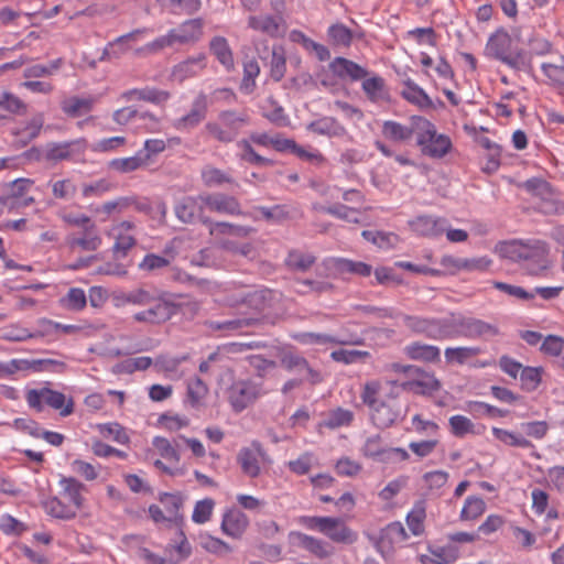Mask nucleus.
Instances as JSON below:
<instances>
[{"label": "nucleus", "mask_w": 564, "mask_h": 564, "mask_svg": "<svg viewBox=\"0 0 564 564\" xmlns=\"http://www.w3.org/2000/svg\"><path fill=\"white\" fill-rule=\"evenodd\" d=\"M58 496L48 497L42 502L46 514L58 520L75 519L84 508L87 492L85 484L75 477L62 476L58 480Z\"/></svg>", "instance_id": "f257e3e1"}, {"label": "nucleus", "mask_w": 564, "mask_h": 564, "mask_svg": "<svg viewBox=\"0 0 564 564\" xmlns=\"http://www.w3.org/2000/svg\"><path fill=\"white\" fill-rule=\"evenodd\" d=\"M360 398L369 409L372 423L380 429L390 427L401 416L397 395L392 392L383 395L381 382L378 380L367 381L362 387Z\"/></svg>", "instance_id": "f03ea898"}, {"label": "nucleus", "mask_w": 564, "mask_h": 564, "mask_svg": "<svg viewBox=\"0 0 564 564\" xmlns=\"http://www.w3.org/2000/svg\"><path fill=\"white\" fill-rule=\"evenodd\" d=\"M203 28L204 21L200 18L186 20L178 26L171 29L165 35L149 42L138 52L155 54L167 47L194 44L202 39Z\"/></svg>", "instance_id": "7ed1b4c3"}, {"label": "nucleus", "mask_w": 564, "mask_h": 564, "mask_svg": "<svg viewBox=\"0 0 564 564\" xmlns=\"http://www.w3.org/2000/svg\"><path fill=\"white\" fill-rule=\"evenodd\" d=\"M249 123L247 111L229 109L220 111L215 120L208 121L204 130L213 140L227 144L234 142Z\"/></svg>", "instance_id": "20e7f679"}, {"label": "nucleus", "mask_w": 564, "mask_h": 564, "mask_svg": "<svg viewBox=\"0 0 564 564\" xmlns=\"http://www.w3.org/2000/svg\"><path fill=\"white\" fill-rule=\"evenodd\" d=\"M511 45L512 36L503 28H500L489 36L485 53L512 69H524L530 64L527 52L524 50L511 52Z\"/></svg>", "instance_id": "39448f33"}, {"label": "nucleus", "mask_w": 564, "mask_h": 564, "mask_svg": "<svg viewBox=\"0 0 564 564\" xmlns=\"http://www.w3.org/2000/svg\"><path fill=\"white\" fill-rule=\"evenodd\" d=\"M297 523L307 530L317 531L330 541L340 544H354L358 533L349 528L341 518L301 516Z\"/></svg>", "instance_id": "423d86ee"}, {"label": "nucleus", "mask_w": 564, "mask_h": 564, "mask_svg": "<svg viewBox=\"0 0 564 564\" xmlns=\"http://www.w3.org/2000/svg\"><path fill=\"white\" fill-rule=\"evenodd\" d=\"M416 144L423 155L432 159H442L452 150V141L448 135L438 133L434 123L429 119H417L415 127Z\"/></svg>", "instance_id": "0eeeda50"}, {"label": "nucleus", "mask_w": 564, "mask_h": 564, "mask_svg": "<svg viewBox=\"0 0 564 564\" xmlns=\"http://www.w3.org/2000/svg\"><path fill=\"white\" fill-rule=\"evenodd\" d=\"M391 369L397 373L404 375L406 378L401 383L404 390L416 394L430 395L440 389L438 380L416 366L393 364Z\"/></svg>", "instance_id": "6e6552de"}, {"label": "nucleus", "mask_w": 564, "mask_h": 564, "mask_svg": "<svg viewBox=\"0 0 564 564\" xmlns=\"http://www.w3.org/2000/svg\"><path fill=\"white\" fill-rule=\"evenodd\" d=\"M25 399L29 406L39 412L44 409V405L59 410L62 416H68L74 411V402L72 399L66 401L64 393L48 388L29 390Z\"/></svg>", "instance_id": "1a4fd4ad"}, {"label": "nucleus", "mask_w": 564, "mask_h": 564, "mask_svg": "<svg viewBox=\"0 0 564 564\" xmlns=\"http://www.w3.org/2000/svg\"><path fill=\"white\" fill-rule=\"evenodd\" d=\"M206 205L202 202V194L198 196H184L174 205L176 218L185 225L209 223L205 215Z\"/></svg>", "instance_id": "9d476101"}, {"label": "nucleus", "mask_w": 564, "mask_h": 564, "mask_svg": "<svg viewBox=\"0 0 564 564\" xmlns=\"http://www.w3.org/2000/svg\"><path fill=\"white\" fill-rule=\"evenodd\" d=\"M262 389L258 383L240 380L229 388L228 400L235 412H241L251 405L261 394Z\"/></svg>", "instance_id": "9b49d317"}, {"label": "nucleus", "mask_w": 564, "mask_h": 564, "mask_svg": "<svg viewBox=\"0 0 564 564\" xmlns=\"http://www.w3.org/2000/svg\"><path fill=\"white\" fill-rule=\"evenodd\" d=\"M86 141L76 139L64 142H50L44 145V161L50 163H58L69 161L85 152Z\"/></svg>", "instance_id": "f8f14e48"}, {"label": "nucleus", "mask_w": 564, "mask_h": 564, "mask_svg": "<svg viewBox=\"0 0 564 564\" xmlns=\"http://www.w3.org/2000/svg\"><path fill=\"white\" fill-rule=\"evenodd\" d=\"M207 111V96L200 93L193 100L189 111L173 120L172 127L181 132H191L206 119Z\"/></svg>", "instance_id": "ddd939ff"}, {"label": "nucleus", "mask_w": 564, "mask_h": 564, "mask_svg": "<svg viewBox=\"0 0 564 564\" xmlns=\"http://www.w3.org/2000/svg\"><path fill=\"white\" fill-rule=\"evenodd\" d=\"M64 362L54 359H40L33 361L25 359H12L8 364L0 362V377L12 375L21 370L62 372L64 371Z\"/></svg>", "instance_id": "4468645a"}, {"label": "nucleus", "mask_w": 564, "mask_h": 564, "mask_svg": "<svg viewBox=\"0 0 564 564\" xmlns=\"http://www.w3.org/2000/svg\"><path fill=\"white\" fill-rule=\"evenodd\" d=\"M202 202L206 205V209L220 215L245 216L240 202L237 197L225 193H205L202 194Z\"/></svg>", "instance_id": "2eb2a0df"}, {"label": "nucleus", "mask_w": 564, "mask_h": 564, "mask_svg": "<svg viewBox=\"0 0 564 564\" xmlns=\"http://www.w3.org/2000/svg\"><path fill=\"white\" fill-rule=\"evenodd\" d=\"M550 247L543 240H534L533 250L523 261V269L532 276H546L552 265L549 258Z\"/></svg>", "instance_id": "dca6fc26"}, {"label": "nucleus", "mask_w": 564, "mask_h": 564, "mask_svg": "<svg viewBox=\"0 0 564 564\" xmlns=\"http://www.w3.org/2000/svg\"><path fill=\"white\" fill-rule=\"evenodd\" d=\"M31 186L32 182L30 180L19 178L13 181L9 185L8 194L0 196V205L8 210L30 206L34 198L25 194Z\"/></svg>", "instance_id": "f3484780"}, {"label": "nucleus", "mask_w": 564, "mask_h": 564, "mask_svg": "<svg viewBox=\"0 0 564 564\" xmlns=\"http://www.w3.org/2000/svg\"><path fill=\"white\" fill-rule=\"evenodd\" d=\"M248 28L267 34L272 39L283 37L286 33V23L281 15H250L248 18Z\"/></svg>", "instance_id": "a211bd4d"}, {"label": "nucleus", "mask_w": 564, "mask_h": 564, "mask_svg": "<svg viewBox=\"0 0 564 564\" xmlns=\"http://www.w3.org/2000/svg\"><path fill=\"white\" fill-rule=\"evenodd\" d=\"M148 306V310L134 314L133 318L137 322L159 324L170 319L176 313V305L164 301L159 295Z\"/></svg>", "instance_id": "6ab92c4d"}, {"label": "nucleus", "mask_w": 564, "mask_h": 564, "mask_svg": "<svg viewBox=\"0 0 564 564\" xmlns=\"http://www.w3.org/2000/svg\"><path fill=\"white\" fill-rule=\"evenodd\" d=\"M289 540L319 560L327 558L333 554V549L326 542L300 531L290 532Z\"/></svg>", "instance_id": "aec40b11"}, {"label": "nucleus", "mask_w": 564, "mask_h": 564, "mask_svg": "<svg viewBox=\"0 0 564 564\" xmlns=\"http://www.w3.org/2000/svg\"><path fill=\"white\" fill-rule=\"evenodd\" d=\"M206 68V55L199 53L174 65L171 70V79L183 83L188 78L198 76Z\"/></svg>", "instance_id": "412c9836"}, {"label": "nucleus", "mask_w": 564, "mask_h": 564, "mask_svg": "<svg viewBox=\"0 0 564 564\" xmlns=\"http://www.w3.org/2000/svg\"><path fill=\"white\" fill-rule=\"evenodd\" d=\"M120 97L124 101L142 100L156 106H163L170 100L171 93L155 87L145 86L143 88L126 90Z\"/></svg>", "instance_id": "4be33fe9"}, {"label": "nucleus", "mask_w": 564, "mask_h": 564, "mask_svg": "<svg viewBox=\"0 0 564 564\" xmlns=\"http://www.w3.org/2000/svg\"><path fill=\"white\" fill-rule=\"evenodd\" d=\"M409 225L415 234L434 238L443 235L447 221L444 218L423 215L410 220Z\"/></svg>", "instance_id": "5701e85b"}, {"label": "nucleus", "mask_w": 564, "mask_h": 564, "mask_svg": "<svg viewBox=\"0 0 564 564\" xmlns=\"http://www.w3.org/2000/svg\"><path fill=\"white\" fill-rule=\"evenodd\" d=\"M329 69L340 79L348 78L352 82L364 79L368 75L366 68L345 57H335L329 63Z\"/></svg>", "instance_id": "b1692460"}, {"label": "nucleus", "mask_w": 564, "mask_h": 564, "mask_svg": "<svg viewBox=\"0 0 564 564\" xmlns=\"http://www.w3.org/2000/svg\"><path fill=\"white\" fill-rule=\"evenodd\" d=\"M248 525V517L238 509H230L223 516L221 530L232 539H240Z\"/></svg>", "instance_id": "393cba45"}, {"label": "nucleus", "mask_w": 564, "mask_h": 564, "mask_svg": "<svg viewBox=\"0 0 564 564\" xmlns=\"http://www.w3.org/2000/svg\"><path fill=\"white\" fill-rule=\"evenodd\" d=\"M422 118L423 117H421V116H412L410 119V126H404L397 121L387 120L382 124V134L387 139L394 141V142L406 141V140L411 139V137L413 134L416 135L415 127L417 123V119H422Z\"/></svg>", "instance_id": "a878e982"}, {"label": "nucleus", "mask_w": 564, "mask_h": 564, "mask_svg": "<svg viewBox=\"0 0 564 564\" xmlns=\"http://www.w3.org/2000/svg\"><path fill=\"white\" fill-rule=\"evenodd\" d=\"M264 51L267 52V55H263L259 50L258 55L262 61H265L270 57L269 62L267 63L270 68V77L274 82H280L286 72L285 51L281 45H273L271 51L265 47Z\"/></svg>", "instance_id": "bb28decb"}, {"label": "nucleus", "mask_w": 564, "mask_h": 564, "mask_svg": "<svg viewBox=\"0 0 564 564\" xmlns=\"http://www.w3.org/2000/svg\"><path fill=\"white\" fill-rule=\"evenodd\" d=\"M306 129L312 133L328 138H341L347 134L346 128L337 119L328 116L311 121Z\"/></svg>", "instance_id": "cd10ccee"}, {"label": "nucleus", "mask_w": 564, "mask_h": 564, "mask_svg": "<svg viewBox=\"0 0 564 564\" xmlns=\"http://www.w3.org/2000/svg\"><path fill=\"white\" fill-rule=\"evenodd\" d=\"M534 240L527 242L520 240L506 241L499 245L498 252L501 257L514 262H523L533 250Z\"/></svg>", "instance_id": "c85d7f7f"}, {"label": "nucleus", "mask_w": 564, "mask_h": 564, "mask_svg": "<svg viewBox=\"0 0 564 564\" xmlns=\"http://www.w3.org/2000/svg\"><path fill=\"white\" fill-rule=\"evenodd\" d=\"M408 539V533L403 524L399 521L389 523L382 529L379 540V546L382 550H393L401 546Z\"/></svg>", "instance_id": "c756f323"}, {"label": "nucleus", "mask_w": 564, "mask_h": 564, "mask_svg": "<svg viewBox=\"0 0 564 564\" xmlns=\"http://www.w3.org/2000/svg\"><path fill=\"white\" fill-rule=\"evenodd\" d=\"M102 239L96 224L93 221L83 228L78 237L69 239L70 248H80L84 251H96L101 246Z\"/></svg>", "instance_id": "7c9ffc66"}, {"label": "nucleus", "mask_w": 564, "mask_h": 564, "mask_svg": "<svg viewBox=\"0 0 564 564\" xmlns=\"http://www.w3.org/2000/svg\"><path fill=\"white\" fill-rule=\"evenodd\" d=\"M402 319L404 326L414 333L426 334L430 337H438L443 334L441 323L436 319L412 315H402Z\"/></svg>", "instance_id": "2f4dec72"}, {"label": "nucleus", "mask_w": 564, "mask_h": 564, "mask_svg": "<svg viewBox=\"0 0 564 564\" xmlns=\"http://www.w3.org/2000/svg\"><path fill=\"white\" fill-rule=\"evenodd\" d=\"M262 453L259 447L257 448H249L245 447L241 448L237 460L238 464L241 467V470L245 475H247L250 478H256L260 475L261 466H260V457Z\"/></svg>", "instance_id": "473e14b6"}, {"label": "nucleus", "mask_w": 564, "mask_h": 564, "mask_svg": "<svg viewBox=\"0 0 564 564\" xmlns=\"http://www.w3.org/2000/svg\"><path fill=\"white\" fill-rule=\"evenodd\" d=\"M202 182L206 187L237 185L235 178L226 171L213 165H205L200 171Z\"/></svg>", "instance_id": "72a5a7b5"}, {"label": "nucleus", "mask_w": 564, "mask_h": 564, "mask_svg": "<svg viewBox=\"0 0 564 564\" xmlns=\"http://www.w3.org/2000/svg\"><path fill=\"white\" fill-rule=\"evenodd\" d=\"M387 452L388 446L384 444L382 437L379 434L367 437L360 448L362 456L382 463H388Z\"/></svg>", "instance_id": "f704fd0d"}, {"label": "nucleus", "mask_w": 564, "mask_h": 564, "mask_svg": "<svg viewBox=\"0 0 564 564\" xmlns=\"http://www.w3.org/2000/svg\"><path fill=\"white\" fill-rule=\"evenodd\" d=\"M486 508V502L481 497L468 496L464 500L459 512V520L463 522H474L485 513Z\"/></svg>", "instance_id": "c9c22d12"}, {"label": "nucleus", "mask_w": 564, "mask_h": 564, "mask_svg": "<svg viewBox=\"0 0 564 564\" xmlns=\"http://www.w3.org/2000/svg\"><path fill=\"white\" fill-rule=\"evenodd\" d=\"M210 52L215 55L218 62L227 69L234 68V55L228 44L227 39L224 36H215L209 43Z\"/></svg>", "instance_id": "e433bc0d"}, {"label": "nucleus", "mask_w": 564, "mask_h": 564, "mask_svg": "<svg viewBox=\"0 0 564 564\" xmlns=\"http://www.w3.org/2000/svg\"><path fill=\"white\" fill-rule=\"evenodd\" d=\"M144 30H134L130 33L123 34L119 37H117L113 42H110L102 51L101 56L99 57V61H108L112 57L118 58L121 54H123L127 48L123 46L124 43L129 41H134L137 36L141 33H143Z\"/></svg>", "instance_id": "4c0bfd02"}, {"label": "nucleus", "mask_w": 564, "mask_h": 564, "mask_svg": "<svg viewBox=\"0 0 564 564\" xmlns=\"http://www.w3.org/2000/svg\"><path fill=\"white\" fill-rule=\"evenodd\" d=\"M401 95L409 102L416 105L420 108H430L433 105L427 94L411 79L404 82V88L401 91Z\"/></svg>", "instance_id": "58836bf2"}, {"label": "nucleus", "mask_w": 564, "mask_h": 564, "mask_svg": "<svg viewBox=\"0 0 564 564\" xmlns=\"http://www.w3.org/2000/svg\"><path fill=\"white\" fill-rule=\"evenodd\" d=\"M147 165L145 155L139 151L133 156L113 159L109 162V167L119 173H130Z\"/></svg>", "instance_id": "ea45409f"}, {"label": "nucleus", "mask_w": 564, "mask_h": 564, "mask_svg": "<svg viewBox=\"0 0 564 564\" xmlns=\"http://www.w3.org/2000/svg\"><path fill=\"white\" fill-rule=\"evenodd\" d=\"M319 210L347 223L364 224L360 218V210L340 203L321 207Z\"/></svg>", "instance_id": "a19ab883"}, {"label": "nucleus", "mask_w": 564, "mask_h": 564, "mask_svg": "<svg viewBox=\"0 0 564 564\" xmlns=\"http://www.w3.org/2000/svg\"><path fill=\"white\" fill-rule=\"evenodd\" d=\"M334 267L340 274L349 273L359 276H369L372 272V267L370 264L346 258L335 259Z\"/></svg>", "instance_id": "79ce46f5"}, {"label": "nucleus", "mask_w": 564, "mask_h": 564, "mask_svg": "<svg viewBox=\"0 0 564 564\" xmlns=\"http://www.w3.org/2000/svg\"><path fill=\"white\" fill-rule=\"evenodd\" d=\"M451 433L456 437H464L468 434L478 435L481 431L477 425L465 415H453L448 420Z\"/></svg>", "instance_id": "37998d69"}, {"label": "nucleus", "mask_w": 564, "mask_h": 564, "mask_svg": "<svg viewBox=\"0 0 564 564\" xmlns=\"http://www.w3.org/2000/svg\"><path fill=\"white\" fill-rule=\"evenodd\" d=\"M58 302L59 305L67 311L80 312L87 305V296L83 289L70 288Z\"/></svg>", "instance_id": "c03bdc74"}, {"label": "nucleus", "mask_w": 564, "mask_h": 564, "mask_svg": "<svg viewBox=\"0 0 564 564\" xmlns=\"http://www.w3.org/2000/svg\"><path fill=\"white\" fill-rule=\"evenodd\" d=\"M362 89L367 97L373 101H382L388 99V91L386 89V84L382 77L373 76L370 78H366L362 82Z\"/></svg>", "instance_id": "a18cd8bd"}, {"label": "nucleus", "mask_w": 564, "mask_h": 564, "mask_svg": "<svg viewBox=\"0 0 564 564\" xmlns=\"http://www.w3.org/2000/svg\"><path fill=\"white\" fill-rule=\"evenodd\" d=\"M93 105L91 98L70 97L63 100L61 107L67 116L76 118L88 113L93 109Z\"/></svg>", "instance_id": "49530a36"}, {"label": "nucleus", "mask_w": 564, "mask_h": 564, "mask_svg": "<svg viewBox=\"0 0 564 564\" xmlns=\"http://www.w3.org/2000/svg\"><path fill=\"white\" fill-rule=\"evenodd\" d=\"M238 149L241 150L239 158L251 165L258 166H271L273 161L258 154L251 145V142L247 139H242L237 142Z\"/></svg>", "instance_id": "de8ad7c7"}, {"label": "nucleus", "mask_w": 564, "mask_h": 564, "mask_svg": "<svg viewBox=\"0 0 564 564\" xmlns=\"http://www.w3.org/2000/svg\"><path fill=\"white\" fill-rule=\"evenodd\" d=\"M492 435L496 440L503 443L505 445L520 448L532 447V443L519 433H514L505 429L492 427Z\"/></svg>", "instance_id": "09e8293b"}, {"label": "nucleus", "mask_w": 564, "mask_h": 564, "mask_svg": "<svg viewBox=\"0 0 564 564\" xmlns=\"http://www.w3.org/2000/svg\"><path fill=\"white\" fill-rule=\"evenodd\" d=\"M425 518V503L422 501L416 502L406 516V524L413 535H420L424 532Z\"/></svg>", "instance_id": "8fccbe9b"}, {"label": "nucleus", "mask_w": 564, "mask_h": 564, "mask_svg": "<svg viewBox=\"0 0 564 564\" xmlns=\"http://www.w3.org/2000/svg\"><path fill=\"white\" fill-rule=\"evenodd\" d=\"M329 42L334 46L349 47L354 35L350 29L343 23L332 24L327 30Z\"/></svg>", "instance_id": "3c124183"}, {"label": "nucleus", "mask_w": 564, "mask_h": 564, "mask_svg": "<svg viewBox=\"0 0 564 564\" xmlns=\"http://www.w3.org/2000/svg\"><path fill=\"white\" fill-rule=\"evenodd\" d=\"M315 463V455L312 452H304L296 458L289 460L286 463V467L292 474L296 476H304L311 471Z\"/></svg>", "instance_id": "603ef678"}, {"label": "nucleus", "mask_w": 564, "mask_h": 564, "mask_svg": "<svg viewBox=\"0 0 564 564\" xmlns=\"http://www.w3.org/2000/svg\"><path fill=\"white\" fill-rule=\"evenodd\" d=\"M315 260L311 253L291 250L285 259V264L292 270L305 272L315 263Z\"/></svg>", "instance_id": "864d4df0"}, {"label": "nucleus", "mask_w": 564, "mask_h": 564, "mask_svg": "<svg viewBox=\"0 0 564 564\" xmlns=\"http://www.w3.org/2000/svg\"><path fill=\"white\" fill-rule=\"evenodd\" d=\"M156 296L158 294L151 290L138 288L123 293L121 300L127 304L147 306L153 303Z\"/></svg>", "instance_id": "5fc2aeb1"}, {"label": "nucleus", "mask_w": 564, "mask_h": 564, "mask_svg": "<svg viewBox=\"0 0 564 564\" xmlns=\"http://www.w3.org/2000/svg\"><path fill=\"white\" fill-rule=\"evenodd\" d=\"M260 74V66L253 58L245 61L243 63V77L241 82V90L246 94H251L256 88V78Z\"/></svg>", "instance_id": "6e6d98bb"}, {"label": "nucleus", "mask_w": 564, "mask_h": 564, "mask_svg": "<svg viewBox=\"0 0 564 564\" xmlns=\"http://www.w3.org/2000/svg\"><path fill=\"white\" fill-rule=\"evenodd\" d=\"M184 360H186V356L175 357L174 355H160L154 361V367L158 371L173 377L177 375L178 366Z\"/></svg>", "instance_id": "4d7b16f0"}, {"label": "nucleus", "mask_w": 564, "mask_h": 564, "mask_svg": "<svg viewBox=\"0 0 564 564\" xmlns=\"http://www.w3.org/2000/svg\"><path fill=\"white\" fill-rule=\"evenodd\" d=\"M208 394L207 386L198 378L191 380L187 384V400L193 408H198L204 403Z\"/></svg>", "instance_id": "13d9d810"}, {"label": "nucleus", "mask_w": 564, "mask_h": 564, "mask_svg": "<svg viewBox=\"0 0 564 564\" xmlns=\"http://www.w3.org/2000/svg\"><path fill=\"white\" fill-rule=\"evenodd\" d=\"M43 123L44 120L41 115L34 117L23 129L14 132L18 137V141L21 142L22 145H26L40 134Z\"/></svg>", "instance_id": "bf43d9fd"}, {"label": "nucleus", "mask_w": 564, "mask_h": 564, "mask_svg": "<svg viewBox=\"0 0 564 564\" xmlns=\"http://www.w3.org/2000/svg\"><path fill=\"white\" fill-rule=\"evenodd\" d=\"M354 413L349 410L338 408L328 414V417L321 423V426L327 429H337L347 426L352 422Z\"/></svg>", "instance_id": "052dcab7"}, {"label": "nucleus", "mask_w": 564, "mask_h": 564, "mask_svg": "<svg viewBox=\"0 0 564 564\" xmlns=\"http://www.w3.org/2000/svg\"><path fill=\"white\" fill-rule=\"evenodd\" d=\"M510 531L517 544L524 551L532 550L538 541L536 535L532 531L522 527L511 524Z\"/></svg>", "instance_id": "680f3d73"}, {"label": "nucleus", "mask_w": 564, "mask_h": 564, "mask_svg": "<svg viewBox=\"0 0 564 564\" xmlns=\"http://www.w3.org/2000/svg\"><path fill=\"white\" fill-rule=\"evenodd\" d=\"M151 364L152 361L149 357L127 359L113 366L112 371L117 375L132 373L137 370H145L151 366Z\"/></svg>", "instance_id": "e2e57ef3"}, {"label": "nucleus", "mask_w": 564, "mask_h": 564, "mask_svg": "<svg viewBox=\"0 0 564 564\" xmlns=\"http://www.w3.org/2000/svg\"><path fill=\"white\" fill-rule=\"evenodd\" d=\"M542 368L523 367L520 373L521 387L525 391H534L541 383Z\"/></svg>", "instance_id": "0e129e2a"}, {"label": "nucleus", "mask_w": 564, "mask_h": 564, "mask_svg": "<svg viewBox=\"0 0 564 564\" xmlns=\"http://www.w3.org/2000/svg\"><path fill=\"white\" fill-rule=\"evenodd\" d=\"M215 508V501L210 498H206L199 500L195 503L194 510L192 513L193 522L197 524L206 523L210 520L213 511Z\"/></svg>", "instance_id": "69168bd1"}, {"label": "nucleus", "mask_w": 564, "mask_h": 564, "mask_svg": "<svg viewBox=\"0 0 564 564\" xmlns=\"http://www.w3.org/2000/svg\"><path fill=\"white\" fill-rule=\"evenodd\" d=\"M97 429L104 437H110L119 444H127L129 442L126 430L119 423H104L99 424Z\"/></svg>", "instance_id": "338daca9"}, {"label": "nucleus", "mask_w": 564, "mask_h": 564, "mask_svg": "<svg viewBox=\"0 0 564 564\" xmlns=\"http://www.w3.org/2000/svg\"><path fill=\"white\" fill-rule=\"evenodd\" d=\"M26 531V525L11 514L0 516V532L6 535L20 536Z\"/></svg>", "instance_id": "774afa93"}]
</instances>
